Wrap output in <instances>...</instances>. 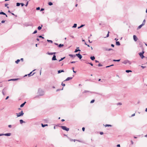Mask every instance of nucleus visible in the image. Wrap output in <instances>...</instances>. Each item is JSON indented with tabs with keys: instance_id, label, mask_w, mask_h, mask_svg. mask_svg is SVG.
I'll use <instances>...</instances> for the list:
<instances>
[{
	"instance_id": "obj_49",
	"label": "nucleus",
	"mask_w": 147,
	"mask_h": 147,
	"mask_svg": "<svg viewBox=\"0 0 147 147\" xmlns=\"http://www.w3.org/2000/svg\"><path fill=\"white\" fill-rule=\"evenodd\" d=\"M89 92V91H88L85 90L84 92V93H86V92Z\"/></svg>"
},
{
	"instance_id": "obj_28",
	"label": "nucleus",
	"mask_w": 147,
	"mask_h": 147,
	"mask_svg": "<svg viewBox=\"0 0 147 147\" xmlns=\"http://www.w3.org/2000/svg\"><path fill=\"white\" fill-rule=\"evenodd\" d=\"M35 73H34L32 74L31 75L30 74H28V75L29 76H32Z\"/></svg>"
},
{
	"instance_id": "obj_5",
	"label": "nucleus",
	"mask_w": 147,
	"mask_h": 147,
	"mask_svg": "<svg viewBox=\"0 0 147 147\" xmlns=\"http://www.w3.org/2000/svg\"><path fill=\"white\" fill-rule=\"evenodd\" d=\"M133 38L134 41H137L138 40V38L136 35H134L133 36Z\"/></svg>"
},
{
	"instance_id": "obj_45",
	"label": "nucleus",
	"mask_w": 147,
	"mask_h": 147,
	"mask_svg": "<svg viewBox=\"0 0 147 147\" xmlns=\"http://www.w3.org/2000/svg\"><path fill=\"white\" fill-rule=\"evenodd\" d=\"M8 5V4H5V6L7 7Z\"/></svg>"
},
{
	"instance_id": "obj_53",
	"label": "nucleus",
	"mask_w": 147,
	"mask_h": 147,
	"mask_svg": "<svg viewBox=\"0 0 147 147\" xmlns=\"http://www.w3.org/2000/svg\"><path fill=\"white\" fill-rule=\"evenodd\" d=\"M21 5H22V6H23L24 5V4L23 3H21Z\"/></svg>"
},
{
	"instance_id": "obj_47",
	"label": "nucleus",
	"mask_w": 147,
	"mask_h": 147,
	"mask_svg": "<svg viewBox=\"0 0 147 147\" xmlns=\"http://www.w3.org/2000/svg\"><path fill=\"white\" fill-rule=\"evenodd\" d=\"M117 105H122L121 103H119L117 104Z\"/></svg>"
},
{
	"instance_id": "obj_50",
	"label": "nucleus",
	"mask_w": 147,
	"mask_h": 147,
	"mask_svg": "<svg viewBox=\"0 0 147 147\" xmlns=\"http://www.w3.org/2000/svg\"><path fill=\"white\" fill-rule=\"evenodd\" d=\"M34 70H33L32 71H31V72H30V74L31 75V74H32V72H33V71H34Z\"/></svg>"
},
{
	"instance_id": "obj_9",
	"label": "nucleus",
	"mask_w": 147,
	"mask_h": 147,
	"mask_svg": "<svg viewBox=\"0 0 147 147\" xmlns=\"http://www.w3.org/2000/svg\"><path fill=\"white\" fill-rule=\"evenodd\" d=\"M144 25L142 24L140 25L138 27V29H140L141 27L143 26Z\"/></svg>"
},
{
	"instance_id": "obj_20",
	"label": "nucleus",
	"mask_w": 147,
	"mask_h": 147,
	"mask_svg": "<svg viewBox=\"0 0 147 147\" xmlns=\"http://www.w3.org/2000/svg\"><path fill=\"white\" fill-rule=\"evenodd\" d=\"M125 71L127 73H129V72H131L132 71L130 70H126Z\"/></svg>"
},
{
	"instance_id": "obj_35",
	"label": "nucleus",
	"mask_w": 147,
	"mask_h": 147,
	"mask_svg": "<svg viewBox=\"0 0 147 147\" xmlns=\"http://www.w3.org/2000/svg\"><path fill=\"white\" fill-rule=\"evenodd\" d=\"M55 53H49V54L50 55H52L53 54H55Z\"/></svg>"
},
{
	"instance_id": "obj_56",
	"label": "nucleus",
	"mask_w": 147,
	"mask_h": 147,
	"mask_svg": "<svg viewBox=\"0 0 147 147\" xmlns=\"http://www.w3.org/2000/svg\"><path fill=\"white\" fill-rule=\"evenodd\" d=\"M89 64H90L92 66H93V64L92 63H89Z\"/></svg>"
},
{
	"instance_id": "obj_19",
	"label": "nucleus",
	"mask_w": 147,
	"mask_h": 147,
	"mask_svg": "<svg viewBox=\"0 0 147 147\" xmlns=\"http://www.w3.org/2000/svg\"><path fill=\"white\" fill-rule=\"evenodd\" d=\"M20 123L21 124L22 123H23L24 122L23 121V120L22 119H21L20 121Z\"/></svg>"
},
{
	"instance_id": "obj_23",
	"label": "nucleus",
	"mask_w": 147,
	"mask_h": 147,
	"mask_svg": "<svg viewBox=\"0 0 147 147\" xmlns=\"http://www.w3.org/2000/svg\"><path fill=\"white\" fill-rule=\"evenodd\" d=\"M145 20H144L143 21V22L142 24L143 25H145Z\"/></svg>"
},
{
	"instance_id": "obj_18",
	"label": "nucleus",
	"mask_w": 147,
	"mask_h": 147,
	"mask_svg": "<svg viewBox=\"0 0 147 147\" xmlns=\"http://www.w3.org/2000/svg\"><path fill=\"white\" fill-rule=\"evenodd\" d=\"M20 60L19 59H18L15 62L18 64L19 63V62L20 61Z\"/></svg>"
},
{
	"instance_id": "obj_16",
	"label": "nucleus",
	"mask_w": 147,
	"mask_h": 147,
	"mask_svg": "<svg viewBox=\"0 0 147 147\" xmlns=\"http://www.w3.org/2000/svg\"><path fill=\"white\" fill-rule=\"evenodd\" d=\"M64 46V45H63V44H60L59 45V47H63V46Z\"/></svg>"
},
{
	"instance_id": "obj_24",
	"label": "nucleus",
	"mask_w": 147,
	"mask_h": 147,
	"mask_svg": "<svg viewBox=\"0 0 147 147\" xmlns=\"http://www.w3.org/2000/svg\"><path fill=\"white\" fill-rule=\"evenodd\" d=\"M77 27V24H75L73 26V28H76Z\"/></svg>"
},
{
	"instance_id": "obj_25",
	"label": "nucleus",
	"mask_w": 147,
	"mask_h": 147,
	"mask_svg": "<svg viewBox=\"0 0 147 147\" xmlns=\"http://www.w3.org/2000/svg\"><path fill=\"white\" fill-rule=\"evenodd\" d=\"M80 51V49H76L75 50V52H75V53H76V52H78V51Z\"/></svg>"
},
{
	"instance_id": "obj_8",
	"label": "nucleus",
	"mask_w": 147,
	"mask_h": 147,
	"mask_svg": "<svg viewBox=\"0 0 147 147\" xmlns=\"http://www.w3.org/2000/svg\"><path fill=\"white\" fill-rule=\"evenodd\" d=\"M62 72H64V71L63 70H59L58 71V74Z\"/></svg>"
},
{
	"instance_id": "obj_48",
	"label": "nucleus",
	"mask_w": 147,
	"mask_h": 147,
	"mask_svg": "<svg viewBox=\"0 0 147 147\" xmlns=\"http://www.w3.org/2000/svg\"><path fill=\"white\" fill-rule=\"evenodd\" d=\"M39 37H40V38H44L43 37H42V36H39Z\"/></svg>"
},
{
	"instance_id": "obj_1",
	"label": "nucleus",
	"mask_w": 147,
	"mask_h": 147,
	"mask_svg": "<svg viewBox=\"0 0 147 147\" xmlns=\"http://www.w3.org/2000/svg\"><path fill=\"white\" fill-rule=\"evenodd\" d=\"M60 127L61 128L64 130L66 131H68L69 130V128H67L65 126H61Z\"/></svg>"
},
{
	"instance_id": "obj_40",
	"label": "nucleus",
	"mask_w": 147,
	"mask_h": 147,
	"mask_svg": "<svg viewBox=\"0 0 147 147\" xmlns=\"http://www.w3.org/2000/svg\"><path fill=\"white\" fill-rule=\"evenodd\" d=\"M61 85L63 86H65V84H63V83H62L61 84Z\"/></svg>"
},
{
	"instance_id": "obj_46",
	"label": "nucleus",
	"mask_w": 147,
	"mask_h": 147,
	"mask_svg": "<svg viewBox=\"0 0 147 147\" xmlns=\"http://www.w3.org/2000/svg\"><path fill=\"white\" fill-rule=\"evenodd\" d=\"M40 9V8L39 7H37L36 8V9L37 10H39Z\"/></svg>"
},
{
	"instance_id": "obj_13",
	"label": "nucleus",
	"mask_w": 147,
	"mask_h": 147,
	"mask_svg": "<svg viewBox=\"0 0 147 147\" xmlns=\"http://www.w3.org/2000/svg\"><path fill=\"white\" fill-rule=\"evenodd\" d=\"M116 45H117L119 46L120 45V43L119 41H116Z\"/></svg>"
},
{
	"instance_id": "obj_21",
	"label": "nucleus",
	"mask_w": 147,
	"mask_h": 147,
	"mask_svg": "<svg viewBox=\"0 0 147 147\" xmlns=\"http://www.w3.org/2000/svg\"><path fill=\"white\" fill-rule=\"evenodd\" d=\"M0 14H3L4 15H6V14L3 12H0Z\"/></svg>"
},
{
	"instance_id": "obj_32",
	"label": "nucleus",
	"mask_w": 147,
	"mask_h": 147,
	"mask_svg": "<svg viewBox=\"0 0 147 147\" xmlns=\"http://www.w3.org/2000/svg\"><path fill=\"white\" fill-rule=\"evenodd\" d=\"M109 32L108 31V34H107V37H108L109 36Z\"/></svg>"
},
{
	"instance_id": "obj_57",
	"label": "nucleus",
	"mask_w": 147,
	"mask_h": 147,
	"mask_svg": "<svg viewBox=\"0 0 147 147\" xmlns=\"http://www.w3.org/2000/svg\"><path fill=\"white\" fill-rule=\"evenodd\" d=\"M117 147H120V145L119 144H118L117 145Z\"/></svg>"
},
{
	"instance_id": "obj_27",
	"label": "nucleus",
	"mask_w": 147,
	"mask_h": 147,
	"mask_svg": "<svg viewBox=\"0 0 147 147\" xmlns=\"http://www.w3.org/2000/svg\"><path fill=\"white\" fill-rule=\"evenodd\" d=\"M47 41L48 42H51V43H53V41L51 40H47Z\"/></svg>"
},
{
	"instance_id": "obj_58",
	"label": "nucleus",
	"mask_w": 147,
	"mask_h": 147,
	"mask_svg": "<svg viewBox=\"0 0 147 147\" xmlns=\"http://www.w3.org/2000/svg\"><path fill=\"white\" fill-rule=\"evenodd\" d=\"M44 10V9L43 8H41V11H43Z\"/></svg>"
},
{
	"instance_id": "obj_30",
	"label": "nucleus",
	"mask_w": 147,
	"mask_h": 147,
	"mask_svg": "<svg viewBox=\"0 0 147 147\" xmlns=\"http://www.w3.org/2000/svg\"><path fill=\"white\" fill-rule=\"evenodd\" d=\"M48 4L49 5H53L52 3L51 2H49Z\"/></svg>"
},
{
	"instance_id": "obj_11",
	"label": "nucleus",
	"mask_w": 147,
	"mask_h": 147,
	"mask_svg": "<svg viewBox=\"0 0 147 147\" xmlns=\"http://www.w3.org/2000/svg\"><path fill=\"white\" fill-rule=\"evenodd\" d=\"M11 134V133H7V134H5L4 135L6 136H10Z\"/></svg>"
},
{
	"instance_id": "obj_39",
	"label": "nucleus",
	"mask_w": 147,
	"mask_h": 147,
	"mask_svg": "<svg viewBox=\"0 0 147 147\" xmlns=\"http://www.w3.org/2000/svg\"><path fill=\"white\" fill-rule=\"evenodd\" d=\"M102 66V65L100 63L98 65V66L99 67Z\"/></svg>"
},
{
	"instance_id": "obj_14",
	"label": "nucleus",
	"mask_w": 147,
	"mask_h": 147,
	"mask_svg": "<svg viewBox=\"0 0 147 147\" xmlns=\"http://www.w3.org/2000/svg\"><path fill=\"white\" fill-rule=\"evenodd\" d=\"M41 125H42V127H44L45 126H48L47 124L43 125V124H42H42H41Z\"/></svg>"
},
{
	"instance_id": "obj_6",
	"label": "nucleus",
	"mask_w": 147,
	"mask_h": 147,
	"mask_svg": "<svg viewBox=\"0 0 147 147\" xmlns=\"http://www.w3.org/2000/svg\"><path fill=\"white\" fill-rule=\"evenodd\" d=\"M52 60H56V56L55 55H54L53 56V57L52 58Z\"/></svg>"
},
{
	"instance_id": "obj_29",
	"label": "nucleus",
	"mask_w": 147,
	"mask_h": 147,
	"mask_svg": "<svg viewBox=\"0 0 147 147\" xmlns=\"http://www.w3.org/2000/svg\"><path fill=\"white\" fill-rule=\"evenodd\" d=\"M113 61H120V59L118 60H113Z\"/></svg>"
},
{
	"instance_id": "obj_38",
	"label": "nucleus",
	"mask_w": 147,
	"mask_h": 147,
	"mask_svg": "<svg viewBox=\"0 0 147 147\" xmlns=\"http://www.w3.org/2000/svg\"><path fill=\"white\" fill-rule=\"evenodd\" d=\"M85 128H84V127H82V131H85Z\"/></svg>"
},
{
	"instance_id": "obj_10",
	"label": "nucleus",
	"mask_w": 147,
	"mask_h": 147,
	"mask_svg": "<svg viewBox=\"0 0 147 147\" xmlns=\"http://www.w3.org/2000/svg\"><path fill=\"white\" fill-rule=\"evenodd\" d=\"M26 103V102H24V103H23V104H21L20 106V107H23L24 106V105Z\"/></svg>"
},
{
	"instance_id": "obj_44",
	"label": "nucleus",
	"mask_w": 147,
	"mask_h": 147,
	"mask_svg": "<svg viewBox=\"0 0 147 147\" xmlns=\"http://www.w3.org/2000/svg\"><path fill=\"white\" fill-rule=\"evenodd\" d=\"M75 62H76V61H72V62H71V63H75Z\"/></svg>"
},
{
	"instance_id": "obj_31",
	"label": "nucleus",
	"mask_w": 147,
	"mask_h": 147,
	"mask_svg": "<svg viewBox=\"0 0 147 147\" xmlns=\"http://www.w3.org/2000/svg\"><path fill=\"white\" fill-rule=\"evenodd\" d=\"M20 3H16L17 6H20Z\"/></svg>"
},
{
	"instance_id": "obj_7",
	"label": "nucleus",
	"mask_w": 147,
	"mask_h": 147,
	"mask_svg": "<svg viewBox=\"0 0 147 147\" xmlns=\"http://www.w3.org/2000/svg\"><path fill=\"white\" fill-rule=\"evenodd\" d=\"M72 79V78L71 77H68L64 81H68L69 80H71Z\"/></svg>"
},
{
	"instance_id": "obj_34",
	"label": "nucleus",
	"mask_w": 147,
	"mask_h": 147,
	"mask_svg": "<svg viewBox=\"0 0 147 147\" xmlns=\"http://www.w3.org/2000/svg\"><path fill=\"white\" fill-rule=\"evenodd\" d=\"M94 100H91L90 102V103H92L93 102H94Z\"/></svg>"
},
{
	"instance_id": "obj_63",
	"label": "nucleus",
	"mask_w": 147,
	"mask_h": 147,
	"mask_svg": "<svg viewBox=\"0 0 147 147\" xmlns=\"http://www.w3.org/2000/svg\"><path fill=\"white\" fill-rule=\"evenodd\" d=\"M36 40L38 41H39V39L38 38H37L36 39Z\"/></svg>"
},
{
	"instance_id": "obj_33",
	"label": "nucleus",
	"mask_w": 147,
	"mask_h": 147,
	"mask_svg": "<svg viewBox=\"0 0 147 147\" xmlns=\"http://www.w3.org/2000/svg\"><path fill=\"white\" fill-rule=\"evenodd\" d=\"M69 55L71 57H75V56H76V55H75L74 56L73 55Z\"/></svg>"
},
{
	"instance_id": "obj_36",
	"label": "nucleus",
	"mask_w": 147,
	"mask_h": 147,
	"mask_svg": "<svg viewBox=\"0 0 147 147\" xmlns=\"http://www.w3.org/2000/svg\"><path fill=\"white\" fill-rule=\"evenodd\" d=\"M37 32V31L36 30H35L34 31V32L33 33V34H36Z\"/></svg>"
},
{
	"instance_id": "obj_26",
	"label": "nucleus",
	"mask_w": 147,
	"mask_h": 147,
	"mask_svg": "<svg viewBox=\"0 0 147 147\" xmlns=\"http://www.w3.org/2000/svg\"><path fill=\"white\" fill-rule=\"evenodd\" d=\"M41 27H40V26H38V29L39 30H40L41 29Z\"/></svg>"
},
{
	"instance_id": "obj_62",
	"label": "nucleus",
	"mask_w": 147,
	"mask_h": 147,
	"mask_svg": "<svg viewBox=\"0 0 147 147\" xmlns=\"http://www.w3.org/2000/svg\"><path fill=\"white\" fill-rule=\"evenodd\" d=\"M131 143L132 144H133V142L132 140L131 141Z\"/></svg>"
},
{
	"instance_id": "obj_54",
	"label": "nucleus",
	"mask_w": 147,
	"mask_h": 147,
	"mask_svg": "<svg viewBox=\"0 0 147 147\" xmlns=\"http://www.w3.org/2000/svg\"><path fill=\"white\" fill-rule=\"evenodd\" d=\"M111 46L113 47H114V45L113 44H111Z\"/></svg>"
},
{
	"instance_id": "obj_4",
	"label": "nucleus",
	"mask_w": 147,
	"mask_h": 147,
	"mask_svg": "<svg viewBox=\"0 0 147 147\" xmlns=\"http://www.w3.org/2000/svg\"><path fill=\"white\" fill-rule=\"evenodd\" d=\"M76 55L80 59H81L82 57V56L80 54H76Z\"/></svg>"
},
{
	"instance_id": "obj_52",
	"label": "nucleus",
	"mask_w": 147,
	"mask_h": 147,
	"mask_svg": "<svg viewBox=\"0 0 147 147\" xmlns=\"http://www.w3.org/2000/svg\"><path fill=\"white\" fill-rule=\"evenodd\" d=\"M9 97L8 96H7V97L5 99L6 100Z\"/></svg>"
},
{
	"instance_id": "obj_41",
	"label": "nucleus",
	"mask_w": 147,
	"mask_h": 147,
	"mask_svg": "<svg viewBox=\"0 0 147 147\" xmlns=\"http://www.w3.org/2000/svg\"><path fill=\"white\" fill-rule=\"evenodd\" d=\"M100 135H102L103 134V133L102 132H100Z\"/></svg>"
},
{
	"instance_id": "obj_51",
	"label": "nucleus",
	"mask_w": 147,
	"mask_h": 147,
	"mask_svg": "<svg viewBox=\"0 0 147 147\" xmlns=\"http://www.w3.org/2000/svg\"><path fill=\"white\" fill-rule=\"evenodd\" d=\"M8 127H9L11 128V125H9Z\"/></svg>"
},
{
	"instance_id": "obj_37",
	"label": "nucleus",
	"mask_w": 147,
	"mask_h": 147,
	"mask_svg": "<svg viewBox=\"0 0 147 147\" xmlns=\"http://www.w3.org/2000/svg\"><path fill=\"white\" fill-rule=\"evenodd\" d=\"M84 26V25H81L80 27H78V28H81V27H83V26Z\"/></svg>"
},
{
	"instance_id": "obj_2",
	"label": "nucleus",
	"mask_w": 147,
	"mask_h": 147,
	"mask_svg": "<svg viewBox=\"0 0 147 147\" xmlns=\"http://www.w3.org/2000/svg\"><path fill=\"white\" fill-rule=\"evenodd\" d=\"M144 53V52L143 51L142 53H139V55H140V57L142 59H143L144 57V56L143 55V54Z\"/></svg>"
},
{
	"instance_id": "obj_42",
	"label": "nucleus",
	"mask_w": 147,
	"mask_h": 147,
	"mask_svg": "<svg viewBox=\"0 0 147 147\" xmlns=\"http://www.w3.org/2000/svg\"><path fill=\"white\" fill-rule=\"evenodd\" d=\"M113 65H110V66H107L106 67H109L111 66H113Z\"/></svg>"
},
{
	"instance_id": "obj_64",
	"label": "nucleus",
	"mask_w": 147,
	"mask_h": 147,
	"mask_svg": "<svg viewBox=\"0 0 147 147\" xmlns=\"http://www.w3.org/2000/svg\"><path fill=\"white\" fill-rule=\"evenodd\" d=\"M145 111L147 112V108H146L145 109Z\"/></svg>"
},
{
	"instance_id": "obj_60",
	"label": "nucleus",
	"mask_w": 147,
	"mask_h": 147,
	"mask_svg": "<svg viewBox=\"0 0 147 147\" xmlns=\"http://www.w3.org/2000/svg\"><path fill=\"white\" fill-rule=\"evenodd\" d=\"M28 2H27V3L26 4V6H27V5H28Z\"/></svg>"
},
{
	"instance_id": "obj_61",
	"label": "nucleus",
	"mask_w": 147,
	"mask_h": 147,
	"mask_svg": "<svg viewBox=\"0 0 147 147\" xmlns=\"http://www.w3.org/2000/svg\"><path fill=\"white\" fill-rule=\"evenodd\" d=\"M21 60L22 61H23V58H21Z\"/></svg>"
},
{
	"instance_id": "obj_12",
	"label": "nucleus",
	"mask_w": 147,
	"mask_h": 147,
	"mask_svg": "<svg viewBox=\"0 0 147 147\" xmlns=\"http://www.w3.org/2000/svg\"><path fill=\"white\" fill-rule=\"evenodd\" d=\"M70 140L71 141H74V142H75L76 141H78V142H80V141L79 140H75V139H74V140L71 139Z\"/></svg>"
},
{
	"instance_id": "obj_17",
	"label": "nucleus",
	"mask_w": 147,
	"mask_h": 147,
	"mask_svg": "<svg viewBox=\"0 0 147 147\" xmlns=\"http://www.w3.org/2000/svg\"><path fill=\"white\" fill-rule=\"evenodd\" d=\"M105 127H107V126H108V127H111V125L107 124V125H105Z\"/></svg>"
},
{
	"instance_id": "obj_3",
	"label": "nucleus",
	"mask_w": 147,
	"mask_h": 147,
	"mask_svg": "<svg viewBox=\"0 0 147 147\" xmlns=\"http://www.w3.org/2000/svg\"><path fill=\"white\" fill-rule=\"evenodd\" d=\"M24 113H23V111H22L20 113H17V117H20L24 115Z\"/></svg>"
},
{
	"instance_id": "obj_15",
	"label": "nucleus",
	"mask_w": 147,
	"mask_h": 147,
	"mask_svg": "<svg viewBox=\"0 0 147 147\" xmlns=\"http://www.w3.org/2000/svg\"><path fill=\"white\" fill-rule=\"evenodd\" d=\"M90 59H91L92 60H94L95 59V58L94 57V56H92V57H90Z\"/></svg>"
},
{
	"instance_id": "obj_55",
	"label": "nucleus",
	"mask_w": 147,
	"mask_h": 147,
	"mask_svg": "<svg viewBox=\"0 0 147 147\" xmlns=\"http://www.w3.org/2000/svg\"><path fill=\"white\" fill-rule=\"evenodd\" d=\"M135 115V113H134V114L132 115L131 116L133 117V116H134Z\"/></svg>"
},
{
	"instance_id": "obj_43",
	"label": "nucleus",
	"mask_w": 147,
	"mask_h": 147,
	"mask_svg": "<svg viewBox=\"0 0 147 147\" xmlns=\"http://www.w3.org/2000/svg\"><path fill=\"white\" fill-rule=\"evenodd\" d=\"M5 22V21L4 20H2L1 21V22L2 23H3Z\"/></svg>"
},
{
	"instance_id": "obj_22",
	"label": "nucleus",
	"mask_w": 147,
	"mask_h": 147,
	"mask_svg": "<svg viewBox=\"0 0 147 147\" xmlns=\"http://www.w3.org/2000/svg\"><path fill=\"white\" fill-rule=\"evenodd\" d=\"M65 58V57H64L63 58H61V59H60L59 60V61L60 62L62 60H63V59H64Z\"/></svg>"
},
{
	"instance_id": "obj_59",
	"label": "nucleus",
	"mask_w": 147,
	"mask_h": 147,
	"mask_svg": "<svg viewBox=\"0 0 147 147\" xmlns=\"http://www.w3.org/2000/svg\"><path fill=\"white\" fill-rule=\"evenodd\" d=\"M95 61L96 63L99 62V61L97 60H95Z\"/></svg>"
}]
</instances>
